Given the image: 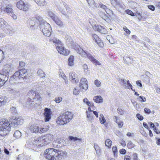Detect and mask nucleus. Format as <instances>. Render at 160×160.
I'll list each match as a JSON object with an SVG mask.
<instances>
[{"mask_svg": "<svg viewBox=\"0 0 160 160\" xmlns=\"http://www.w3.org/2000/svg\"><path fill=\"white\" fill-rule=\"evenodd\" d=\"M28 22L31 26H34L35 28H37L39 24L40 30L44 36L49 37L51 35L52 29L50 25L40 16L36 15L35 17L28 20Z\"/></svg>", "mask_w": 160, "mask_h": 160, "instance_id": "f257e3e1", "label": "nucleus"}, {"mask_svg": "<svg viewBox=\"0 0 160 160\" xmlns=\"http://www.w3.org/2000/svg\"><path fill=\"white\" fill-rule=\"evenodd\" d=\"M27 70L25 69H20L16 72L10 78L9 82L11 84H18L23 82L28 75Z\"/></svg>", "mask_w": 160, "mask_h": 160, "instance_id": "f03ea898", "label": "nucleus"}, {"mask_svg": "<svg viewBox=\"0 0 160 160\" xmlns=\"http://www.w3.org/2000/svg\"><path fill=\"white\" fill-rule=\"evenodd\" d=\"M11 125L7 119L0 120V135L4 136L7 135L11 130Z\"/></svg>", "mask_w": 160, "mask_h": 160, "instance_id": "7ed1b4c3", "label": "nucleus"}, {"mask_svg": "<svg viewBox=\"0 0 160 160\" xmlns=\"http://www.w3.org/2000/svg\"><path fill=\"white\" fill-rule=\"evenodd\" d=\"M57 7L58 10L65 16L66 18L69 19L71 17L72 10L65 2L59 4L57 6Z\"/></svg>", "mask_w": 160, "mask_h": 160, "instance_id": "20e7f679", "label": "nucleus"}, {"mask_svg": "<svg viewBox=\"0 0 160 160\" xmlns=\"http://www.w3.org/2000/svg\"><path fill=\"white\" fill-rule=\"evenodd\" d=\"M73 114L71 112H66L58 117L57 123L59 124H66L71 121L73 118Z\"/></svg>", "mask_w": 160, "mask_h": 160, "instance_id": "39448f33", "label": "nucleus"}, {"mask_svg": "<svg viewBox=\"0 0 160 160\" xmlns=\"http://www.w3.org/2000/svg\"><path fill=\"white\" fill-rule=\"evenodd\" d=\"M76 50L79 54L83 57L88 58L95 65H100L101 64L100 62L92 56L90 54L88 53L87 52L84 51L79 46L77 45L76 46Z\"/></svg>", "mask_w": 160, "mask_h": 160, "instance_id": "423d86ee", "label": "nucleus"}, {"mask_svg": "<svg viewBox=\"0 0 160 160\" xmlns=\"http://www.w3.org/2000/svg\"><path fill=\"white\" fill-rule=\"evenodd\" d=\"M56 149L49 148L46 149L44 152V156L46 158L51 160H55L54 159L56 156Z\"/></svg>", "mask_w": 160, "mask_h": 160, "instance_id": "0eeeda50", "label": "nucleus"}, {"mask_svg": "<svg viewBox=\"0 0 160 160\" xmlns=\"http://www.w3.org/2000/svg\"><path fill=\"white\" fill-rule=\"evenodd\" d=\"M17 8L24 11H28L29 8V6L27 2H24L22 0H20L16 4Z\"/></svg>", "mask_w": 160, "mask_h": 160, "instance_id": "6e6552de", "label": "nucleus"}, {"mask_svg": "<svg viewBox=\"0 0 160 160\" xmlns=\"http://www.w3.org/2000/svg\"><path fill=\"white\" fill-rule=\"evenodd\" d=\"M43 141L42 137H39L33 141L32 144L34 147L40 148L45 145V143H44Z\"/></svg>", "mask_w": 160, "mask_h": 160, "instance_id": "1a4fd4ad", "label": "nucleus"}, {"mask_svg": "<svg viewBox=\"0 0 160 160\" xmlns=\"http://www.w3.org/2000/svg\"><path fill=\"white\" fill-rule=\"evenodd\" d=\"M4 12L12 16L14 19H16L17 18V16L13 12L12 6L11 4L7 5L5 7Z\"/></svg>", "mask_w": 160, "mask_h": 160, "instance_id": "9d476101", "label": "nucleus"}, {"mask_svg": "<svg viewBox=\"0 0 160 160\" xmlns=\"http://www.w3.org/2000/svg\"><path fill=\"white\" fill-rule=\"evenodd\" d=\"M13 68L11 65L7 64L4 66V68L0 73L2 75L6 76V78H8V75L10 72H12Z\"/></svg>", "mask_w": 160, "mask_h": 160, "instance_id": "9b49d317", "label": "nucleus"}, {"mask_svg": "<svg viewBox=\"0 0 160 160\" xmlns=\"http://www.w3.org/2000/svg\"><path fill=\"white\" fill-rule=\"evenodd\" d=\"M56 156L55 158H54L55 160H61L64 158L67 155V152L62 150H59L58 149L56 150Z\"/></svg>", "mask_w": 160, "mask_h": 160, "instance_id": "f8f14e48", "label": "nucleus"}, {"mask_svg": "<svg viewBox=\"0 0 160 160\" xmlns=\"http://www.w3.org/2000/svg\"><path fill=\"white\" fill-rule=\"evenodd\" d=\"M24 120L21 117H17L14 118L11 124L13 125L14 128H16L19 125H22L23 123Z\"/></svg>", "mask_w": 160, "mask_h": 160, "instance_id": "ddd939ff", "label": "nucleus"}, {"mask_svg": "<svg viewBox=\"0 0 160 160\" xmlns=\"http://www.w3.org/2000/svg\"><path fill=\"white\" fill-rule=\"evenodd\" d=\"M43 138V142L45 145L49 143L53 140V136L50 134H47L42 137Z\"/></svg>", "mask_w": 160, "mask_h": 160, "instance_id": "4468645a", "label": "nucleus"}, {"mask_svg": "<svg viewBox=\"0 0 160 160\" xmlns=\"http://www.w3.org/2000/svg\"><path fill=\"white\" fill-rule=\"evenodd\" d=\"M88 82L86 78H82L80 82L79 87L80 88L85 90L87 89L88 87Z\"/></svg>", "mask_w": 160, "mask_h": 160, "instance_id": "2eb2a0df", "label": "nucleus"}, {"mask_svg": "<svg viewBox=\"0 0 160 160\" xmlns=\"http://www.w3.org/2000/svg\"><path fill=\"white\" fill-rule=\"evenodd\" d=\"M45 117V121L48 122L51 118V109L48 108L44 109V112L43 113Z\"/></svg>", "mask_w": 160, "mask_h": 160, "instance_id": "dca6fc26", "label": "nucleus"}, {"mask_svg": "<svg viewBox=\"0 0 160 160\" xmlns=\"http://www.w3.org/2000/svg\"><path fill=\"white\" fill-rule=\"evenodd\" d=\"M69 79L73 83H77L78 82L79 79L77 74L74 72H72L69 74Z\"/></svg>", "mask_w": 160, "mask_h": 160, "instance_id": "f3484780", "label": "nucleus"}, {"mask_svg": "<svg viewBox=\"0 0 160 160\" xmlns=\"http://www.w3.org/2000/svg\"><path fill=\"white\" fill-rule=\"evenodd\" d=\"M93 29L101 33L105 34L107 32L106 29L103 26L98 25H95L93 27Z\"/></svg>", "mask_w": 160, "mask_h": 160, "instance_id": "a211bd4d", "label": "nucleus"}, {"mask_svg": "<svg viewBox=\"0 0 160 160\" xmlns=\"http://www.w3.org/2000/svg\"><path fill=\"white\" fill-rule=\"evenodd\" d=\"M57 49L60 53L64 55H67L69 54V51L66 49L62 46L57 47Z\"/></svg>", "mask_w": 160, "mask_h": 160, "instance_id": "6ab92c4d", "label": "nucleus"}, {"mask_svg": "<svg viewBox=\"0 0 160 160\" xmlns=\"http://www.w3.org/2000/svg\"><path fill=\"white\" fill-rule=\"evenodd\" d=\"M123 60L124 63L128 65L132 64L133 61L132 57L128 55H125L124 56Z\"/></svg>", "mask_w": 160, "mask_h": 160, "instance_id": "aec40b11", "label": "nucleus"}, {"mask_svg": "<svg viewBox=\"0 0 160 160\" xmlns=\"http://www.w3.org/2000/svg\"><path fill=\"white\" fill-rule=\"evenodd\" d=\"M29 130L32 133H38L39 132V128L38 125H31L29 128Z\"/></svg>", "mask_w": 160, "mask_h": 160, "instance_id": "412c9836", "label": "nucleus"}, {"mask_svg": "<svg viewBox=\"0 0 160 160\" xmlns=\"http://www.w3.org/2000/svg\"><path fill=\"white\" fill-rule=\"evenodd\" d=\"M5 28L6 29H5L4 30L6 34L12 35L14 32L13 28L8 25Z\"/></svg>", "mask_w": 160, "mask_h": 160, "instance_id": "4be33fe9", "label": "nucleus"}, {"mask_svg": "<svg viewBox=\"0 0 160 160\" xmlns=\"http://www.w3.org/2000/svg\"><path fill=\"white\" fill-rule=\"evenodd\" d=\"M49 41L52 42L57 47L63 46L62 43L59 39H57L56 38L50 39L49 40Z\"/></svg>", "mask_w": 160, "mask_h": 160, "instance_id": "5701e85b", "label": "nucleus"}, {"mask_svg": "<svg viewBox=\"0 0 160 160\" xmlns=\"http://www.w3.org/2000/svg\"><path fill=\"white\" fill-rule=\"evenodd\" d=\"M7 80V78H6L5 75H2L0 73V87L3 86Z\"/></svg>", "mask_w": 160, "mask_h": 160, "instance_id": "b1692460", "label": "nucleus"}, {"mask_svg": "<svg viewBox=\"0 0 160 160\" xmlns=\"http://www.w3.org/2000/svg\"><path fill=\"white\" fill-rule=\"evenodd\" d=\"M8 101V98L3 96L0 97V107L5 105Z\"/></svg>", "mask_w": 160, "mask_h": 160, "instance_id": "393cba45", "label": "nucleus"}, {"mask_svg": "<svg viewBox=\"0 0 160 160\" xmlns=\"http://www.w3.org/2000/svg\"><path fill=\"white\" fill-rule=\"evenodd\" d=\"M8 89L9 93L14 96H16L18 95V91H17L16 89L11 88H8Z\"/></svg>", "mask_w": 160, "mask_h": 160, "instance_id": "a878e982", "label": "nucleus"}, {"mask_svg": "<svg viewBox=\"0 0 160 160\" xmlns=\"http://www.w3.org/2000/svg\"><path fill=\"white\" fill-rule=\"evenodd\" d=\"M8 23L2 18H0V26L2 28H4L8 25Z\"/></svg>", "mask_w": 160, "mask_h": 160, "instance_id": "bb28decb", "label": "nucleus"}, {"mask_svg": "<svg viewBox=\"0 0 160 160\" xmlns=\"http://www.w3.org/2000/svg\"><path fill=\"white\" fill-rule=\"evenodd\" d=\"M39 6H43L46 5V2L45 0H34Z\"/></svg>", "mask_w": 160, "mask_h": 160, "instance_id": "cd10ccee", "label": "nucleus"}, {"mask_svg": "<svg viewBox=\"0 0 160 160\" xmlns=\"http://www.w3.org/2000/svg\"><path fill=\"white\" fill-rule=\"evenodd\" d=\"M53 20L58 25L60 26H63V22L57 16Z\"/></svg>", "mask_w": 160, "mask_h": 160, "instance_id": "c85d7f7f", "label": "nucleus"}, {"mask_svg": "<svg viewBox=\"0 0 160 160\" xmlns=\"http://www.w3.org/2000/svg\"><path fill=\"white\" fill-rule=\"evenodd\" d=\"M93 100L96 103H101L102 102V98L100 96H97L94 97Z\"/></svg>", "mask_w": 160, "mask_h": 160, "instance_id": "c756f323", "label": "nucleus"}, {"mask_svg": "<svg viewBox=\"0 0 160 160\" xmlns=\"http://www.w3.org/2000/svg\"><path fill=\"white\" fill-rule=\"evenodd\" d=\"M47 13L48 16L51 18L53 20L57 17L55 14L52 11L50 10H48Z\"/></svg>", "mask_w": 160, "mask_h": 160, "instance_id": "7c9ffc66", "label": "nucleus"}, {"mask_svg": "<svg viewBox=\"0 0 160 160\" xmlns=\"http://www.w3.org/2000/svg\"><path fill=\"white\" fill-rule=\"evenodd\" d=\"M74 57L73 56H71L68 59V64L69 66H72L74 65Z\"/></svg>", "mask_w": 160, "mask_h": 160, "instance_id": "2f4dec72", "label": "nucleus"}, {"mask_svg": "<svg viewBox=\"0 0 160 160\" xmlns=\"http://www.w3.org/2000/svg\"><path fill=\"white\" fill-rule=\"evenodd\" d=\"M65 38L68 44H73V42L72 41V38L70 36L68 35H66L65 36Z\"/></svg>", "mask_w": 160, "mask_h": 160, "instance_id": "473e14b6", "label": "nucleus"}, {"mask_svg": "<svg viewBox=\"0 0 160 160\" xmlns=\"http://www.w3.org/2000/svg\"><path fill=\"white\" fill-rule=\"evenodd\" d=\"M28 95L31 98L34 99L35 98V96L36 97L38 96V94H36V93L33 90H31L28 93Z\"/></svg>", "mask_w": 160, "mask_h": 160, "instance_id": "72a5a7b5", "label": "nucleus"}, {"mask_svg": "<svg viewBox=\"0 0 160 160\" xmlns=\"http://www.w3.org/2000/svg\"><path fill=\"white\" fill-rule=\"evenodd\" d=\"M111 3L114 6H118L119 7H121L119 2L117 1V0H111Z\"/></svg>", "mask_w": 160, "mask_h": 160, "instance_id": "f704fd0d", "label": "nucleus"}, {"mask_svg": "<svg viewBox=\"0 0 160 160\" xmlns=\"http://www.w3.org/2000/svg\"><path fill=\"white\" fill-rule=\"evenodd\" d=\"M22 136L21 132L18 130L14 132L13 136L17 138H19Z\"/></svg>", "mask_w": 160, "mask_h": 160, "instance_id": "c9c22d12", "label": "nucleus"}, {"mask_svg": "<svg viewBox=\"0 0 160 160\" xmlns=\"http://www.w3.org/2000/svg\"><path fill=\"white\" fill-rule=\"evenodd\" d=\"M86 113H87V117L88 118V120L91 121L92 120H94L93 116L92 115V113L88 112V111H86Z\"/></svg>", "mask_w": 160, "mask_h": 160, "instance_id": "e433bc0d", "label": "nucleus"}, {"mask_svg": "<svg viewBox=\"0 0 160 160\" xmlns=\"http://www.w3.org/2000/svg\"><path fill=\"white\" fill-rule=\"evenodd\" d=\"M37 73L40 77L43 78L45 77V74L42 69H39L38 70Z\"/></svg>", "mask_w": 160, "mask_h": 160, "instance_id": "4c0bfd02", "label": "nucleus"}, {"mask_svg": "<svg viewBox=\"0 0 160 160\" xmlns=\"http://www.w3.org/2000/svg\"><path fill=\"white\" fill-rule=\"evenodd\" d=\"M49 127L48 126H46L45 128H39V132L38 133H43L47 131L49 129Z\"/></svg>", "mask_w": 160, "mask_h": 160, "instance_id": "58836bf2", "label": "nucleus"}, {"mask_svg": "<svg viewBox=\"0 0 160 160\" xmlns=\"http://www.w3.org/2000/svg\"><path fill=\"white\" fill-rule=\"evenodd\" d=\"M123 87L125 88L129 89L130 87H132V86L130 83L129 80H128L126 83L123 85Z\"/></svg>", "mask_w": 160, "mask_h": 160, "instance_id": "ea45409f", "label": "nucleus"}, {"mask_svg": "<svg viewBox=\"0 0 160 160\" xmlns=\"http://www.w3.org/2000/svg\"><path fill=\"white\" fill-rule=\"evenodd\" d=\"M99 120L102 124H104L106 122V119L103 114H101L99 117Z\"/></svg>", "mask_w": 160, "mask_h": 160, "instance_id": "a19ab883", "label": "nucleus"}, {"mask_svg": "<svg viewBox=\"0 0 160 160\" xmlns=\"http://www.w3.org/2000/svg\"><path fill=\"white\" fill-rule=\"evenodd\" d=\"M83 102L89 107H91L93 105V104L91 103L90 102L88 101L86 98L83 99Z\"/></svg>", "mask_w": 160, "mask_h": 160, "instance_id": "79ce46f5", "label": "nucleus"}, {"mask_svg": "<svg viewBox=\"0 0 160 160\" xmlns=\"http://www.w3.org/2000/svg\"><path fill=\"white\" fill-rule=\"evenodd\" d=\"M69 138L70 140L73 141H75L78 140L79 141H81L82 140L81 138H79L76 137H73L72 136H69Z\"/></svg>", "mask_w": 160, "mask_h": 160, "instance_id": "37998d69", "label": "nucleus"}, {"mask_svg": "<svg viewBox=\"0 0 160 160\" xmlns=\"http://www.w3.org/2000/svg\"><path fill=\"white\" fill-rule=\"evenodd\" d=\"M112 141L109 139H107L105 141V144L106 146L108 147H110L111 145Z\"/></svg>", "mask_w": 160, "mask_h": 160, "instance_id": "c03bdc74", "label": "nucleus"}, {"mask_svg": "<svg viewBox=\"0 0 160 160\" xmlns=\"http://www.w3.org/2000/svg\"><path fill=\"white\" fill-rule=\"evenodd\" d=\"M4 53L3 51L1 50H0V63L4 58Z\"/></svg>", "mask_w": 160, "mask_h": 160, "instance_id": "a18cd8bd", "label": "nucleus"}, {"mask_svg": "<svg viewBox=\"0 0 160 160\" xmlns=\"http://www.w3.org/2000/svg\"><path fill=\"white\" fill-rule=\"evenodd\" d=\"M62 98L61 97H57L55 98L54 101L57 103L60 102L62 100Z\"/></svg>", "mask_w": 160, "mask_h": 160, "instance_id": "49530a36", "label": "nucleus"}, {"mask_svg": "<svg viewBox=\"0 0 160 160\" xmlns=\"http://www.w3.org/2000/svg\"><path fill=\"white\" fill-rule=\"evenodd\" d=\"M138 99H139V101L141 102H145L146 100V98L143 96H139Z\"/></svg>", "mask_w": 160, "mask_h": 160, "instance_id": "de8ad7c7", "label": "nucleus"}, {"mask_svg": "<svg viewBox=\"0 0 160 160\" xmlns=\"http://www.w3.org/2000/svg\"><path fill=\"white\" fill-rule=\"evenodd\" d=\"M127 146L129 148H131L133 147V144L130 141L127 144Z\"/></svg>", "mask_w": 160, "mask_h": 160, "instance_id": "09e8293b", "label": "nucleus"}, {"mask_svg": "<svg viewBox=\"0 0 160 160\" xmlns=\"http://www.w3.org/2000/svg\"><path fill=\"white\" fill-rule=\"evenodd\" d=\"M90 6L95 5V2L93 0H86Z\"/></svg>", "mask_w": 160, "mask_h": 160, "instance_id": "8fccbe9b", "label": "nucleus"}, {"mask_svg": "<svg viewBox=\"0 0 160 160\" xmlns=\"http://www.w3.org/2000/svg\"><path fill=\"white\" fill-rule=\"evenodd\" d=\"M105 11L106 13L108 15H111L112 14V11L108 8L106 9Z\"/></svg>", "mask_w": 160, "mask_h": 160, "instance_id": "3c124183", "label": "nucleus"}, {"mask_svg": "<svg viewBox=\"0 0 160 160\" xmlns=\"http://www.w3.org/2000/svg\"><path fill=\"white\" fill-rule=\"evenodd\" d=\"M112 150L113 152L115 155V154L117 152V148L116 146H114L112 148Z\"/></svg>", "mask_w": 160, "mask_h": 160, "instance_id": "603ef678", "label": "nucleus"}, {"mask_svg": "<svg viewBox=\"0 0 160 160\" xmlns=\"http://www.w3.org/2000/svg\"><path fill=\"white\" fill-rule=\"evenodd\" d=\"M136 117L139 120L142 121L143 119V116L139 113L137 114Z\"/></svg>", "mask_w": 160, "mask_h": 160, "instance_id": "864d4df0", "label": "nucleus"}, {"mask_svg": "<svg viewBox=\"0 0 160 160\" xmlns=\"http://www.w3.org/2000/svg\"><path fill=\"white\" fill-rule=\"evenodd\" d=\"M127 13L129 15H131V16H134V13L131 10H127L126 11Z\"/></svg>", "mask_w": 160, "mask_h": 160, "instance_id": "5fc2aeb1", "label": "nucleus"}, {"mask_svg": "<svg viewBox=\"0 0 160 160\" xmlns=\"http://www.w3.org/2000/svg\"><path fill=\"white\" fill-rule=\"evenodd\" d=\"M94 83L97 87H99L100 86L101 82L98 80H96L95 81Z\"/></svg>", "mask_w": 160, "mask_h": 160, "instance_id": "6e6d98bb", "label": "nucleus"}, {"mask_svg": "<svg viewBox=\"0 0 160 160\" xmlns=\"http://www.w3.org/2000/svg\"><path fill=\"white\" fill-rule=\"evenodd\" d=\"M99 15L100 16L104 19H105L107 18V16H106L105 14H103V12H100Z\"/></svg>", "mask_w": 160, "mask_h": 160, "instance_id": "4d7b16f0", "label": "nucleus"}, {"mask_svg": "<svg viewBox=\"0 0 160 160\" xmlns=\"http://www.w3.org/2000/svg\"><path fill=\"white\" fill-rule=\"evenodd\" d=\"M32 99L30 98H28L27 99V103L28 104H29L30 106H31V104H33V101H32Z\"/></svg>", "mask_w": 160, "mask_h": 160, "instance_id": "13d9d810", "label": "nucleus"}, {"mask_svg": "<svg viewBox=\"0 0 160 160\" xmlns=\"http://www.w3.org/2000/svg\"><path fill=\"white\" fill-rule=\"evenodd\" d=\"M60 73L59 75L61 76L63 79H66V77L65 76V74L63 72H60Z\"/></svg>", "mask_w": 160, "mask_h": 160, "instance_id": "bf43d9fd", "label": "nucleus"}, {"mask_svg": "<svg viewBox=\"0 0 160 160\" xmlns=\"http://www.w3.org/2000/svg\"><path fill=\"white\" fill-rule=\"evenodd\" d=\"M79 91L76 88L74 89L73 91V93L75 95H77L79 94Z\"/></svg>", "mask_w": 160, "mask_h": 160, "instance_id": "052dcab7", "label": "nucleus"}, {"mask_svg": "<svg viewBox=\"0 0 160 160\" xmlns=\"http://www.w3.org/2000/svg\"><path fill=\"white\" fill-rule=\"evenodd\" d=\"M117 111L119 114L121 115H122L124 113V111L121 108H118Z\"/></svg>", "mask_w": 160, "mask_h": 160, "instance_id": "680f3d73", "label": "nucleus"}, {"mask_svg": "<svg viewBox=\"0 0 160 160\" xmlns=\"http://www.w3.org/2000/svg\"><path fill=\"white\" fill-rule=\"evenodd\" d=\"M123 29L124 31L128 34H129L130 33V31L128 30L126 27H123Z\"/></svg>", "mask_w": 160, "mask_h": 160, "instance_id": "e2e57ef3", "label": "nucleus"}, {"mask_svg": "<svg viewBox=\"0 0 160 160\" xmlns=\"http://www.w3.org/2000/svg\"><path fill=\"white\" fill-rule=\"evenodd\" d=\"M10 110L13 113H16L17 112V110L15 108L12 107L10 108Z\"/></svg>", "mask_w": 160, "mask_h": 160, "instance_id": "0e129e2a", "label": "nucleus"}, {"mask_svg": "<svg viewBox=\"0 0 160 160\" xmlns=\"http://www.w3.org/2000/svg\"><path fill=\"white\" fill-rule=\"evenodd\" d=\"M120 153L121 154H124L126 153V150L124 149H121L119 151Z\"/></svg>", "mask_w": 160, "mask_h": 160, "instance_id": "69168bd1", "label": "nucleus"}, {"mask_svg": "<svg viewBox=\"0 0 160 160\" xmlns=\"http://www.w3.org/2000/svg\"><path fill=\"white\" fill-rule=\"evenodd\" d=\"M113 119L115 122H116L117 123H118V122L120 121V120H119V118L116 116H114L113 117Z\"/></svg>", "mask_w": 160, "mask_h": 160, "instance_id": "338daca9", "label": "nucleus"}, {"mask_svg": "<svg viewBox=\"0 0 160 160\" xmlns=\"http://www.w3.org/2000/svg\"><path fill=\"white\" fill-rule=\"evenodd\" d=\"M148 8L152 11H154L155 10V7L152 5H149L148 6Z\"/></svg>", "mask_w": 160, "mask_h": 160, "instance_id": "774afa93", "label": "nucleus"}]
</instances>
